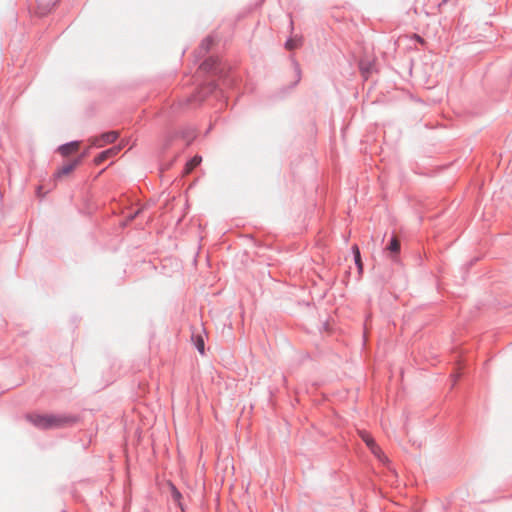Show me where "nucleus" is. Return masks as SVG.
I'll use <instances>...</instances> for the list:
<instances>
[{"label": "nucleus", "mask_w": 512, "mask_h": 512, "mask_svg": "<svg viewBox=\"0 0 512 512\" xmlns=\"http://www.w3.org/2000/svg\"><path fill=\"white\" fill-rule=\"evenodd\" d=\"M26 419L39 429L61 428L75 422V419L65 415L31 413Z\"/></svg>", "instance_id": "nucleus-1"}, {"label": "nucleus", "mask_w": 512, "mask_h": 512, "mask_svg": "<svg viewBox=\"0 0 512 512\" xmlns=\"http://www.w3.org/2000/svg\"><path fill=\"white\" fill-rule=\"evenodd\" d=\"M359 436L361 439L366 443V445L369 447L371 452L380 460L385 461L386 456L383 454L382 450L379 448V446L375 443L372 436L366 432V431H359Z\"/></svg>", "instance_id": "nucleus-2"}, {"label": "nucleus", "mask_w": 512, "mask_h": 512, "mask_svg": "<svg viewBox=\"0 0 512 512\" xmlns=\"http://www.w3.org/2000/svg\"><path fill=\"white\" fill-rule=\"evenodd\" d=\"M118 136H119V134L117 131H109V132L103 133L99 137L92 138L90 140L91 145L96 146V147H103L106 144H110V143H113L114 141H116Z\"/></svg>", "instance_id": "nucleus-3"}, {"label": "nucleus", "mask_w": 512, "mask_h": 512, "mask_svg": "<svg viewBox=\"0 0 512 512\" xmlns=\"http://www.w3.org/2000/svg\"><path fill=\"white\" fill-rule=\"evenodd\" d=\"M121 150V146H115L110 149H107L103 152H101L95 159L94 162L96 165H100L104 161H106L109 158H112L116 156Z\"/></svg>", "instance_id": "nucleus-4"}, {"label": "nucleus", "mask_w": 512, "mask_h": 512, "mask_svg": "<svg viewBox=\"0 0 512 512\" xmlns=\"http://www.w3.org/2000/svg\"><path fill=\"white\" fill-rule=\"evenodd\" d=\"M80 163V159H76L71 163L63 165L55 174L56 178H62L69 175Z\"/></svg>", "instance_id": "nucleus-5"}, {"label": "nucleus", "mask_w": 512, "mask_h": 512, "mask_svg": "<svg viewBox=\"0 0 512 512\" xmlns=\"http://www.w3.org/2000/svg\"><path fill=\"white\" fill-rule=\"evenodd\" d=\"M79 147H80V142L73 141V142L62 145L59 148V152L61 153L62 156L66 157V156L78 151Z\"/></svg>", "instance_id": "nucleus-6"}, {"label": "nucleus", "mask_w": 512, "mask_h": 512, "mask_svg": "<svg viewBox=\"0 0 512 512\" xmlns=\"http://www.w3.org/2000/svg\"><path fill=\"white\" fill-rule=\"evenodd\" d=\"M192 340H193L196 348L200 352V354L203 355L205 352V344H204V340H203L202 336L201 335H193Z\"/></svg>", "instance_id": "nucleus-7"}, {"label": "nucleus", "mask_w": 512, "mask_h": 512, "mask_svg": "<svg viewBox=\"0 0 512 512\" xmlns=\"http://www.w3.org/2000/svg\"><path fill=\"white\" fill-rule=\"evenodd\" d=\"M201 157L199 156H195L193 157L187 164H186V167H185V173L188 174L190 173L195 167H197L200 163H201Z\"/></svg>", "instance_id": "nucleus-8"}, {"label": "nucleus", "mask_w": 512, "mask_h": 512, "mask_svg": "<svg viewBox=\"0 0 512 512\" xmlns=\"http://www.w3.org/2000/svg\"><path fill=\"white\" fill-rule=\"evenodd\" d=\"M169 489H170V493L172 495L173 500L175 502H177V504L181 507V498H182L181 493L178 491V489L172 483H169Z\"/></svg>", "instance_id": "nucleus-9"}, {"label": "nucleus", "mask_w": 512, "mask_h": 512, "mask_svg": "<svg viewBox=\"0 0 512 512\" xmlns=\"http://www.w3.org/2000/svg\"><path fill=\"white\" fill-rule=\"evenodd\" d=\"M301 45H302L301 38H291L286 42L285 47L288 50H293V49L300 47Z\"/></svg>", "instance_id": "nucleus-10"}, {"label": "nucleus", "mask_w": 512, "mask_h": 512, "mask_svg": "<svg viewBox=\"0 0 512 512\" xmlns=\"http://www.w3.org/2000/svg\"><path fill=\"white\" fill-rule=\"evenodd\" d=\"M388 250L390 252H392V253H398L399 252V250H400V242H399V240L396 237L392 238V240H391V242H390V244L388 246Z\"/></svg>", "instance_id": "nucleus-11"}, {"label": "nucleus", "mask_w": 512, "mask_h": 512, "mask_svg": "<svg viewBox=\"0 0 512 512\" xmlns=\"http://www.w3.org/2000/svg\"><path fill=\"white\" fill-rule=\"evenodd\" d=\"M353 251H354V255H355V262L358 265L359 269H362V263H361V259H360V252H359L358 246H356V245L353 246Z\"/></svg>", "instance_id": "nucleus-12"}, {"label": "nucleus", "mask_w": 512, "mask_h": 512, "mask_svg": "<svg viewBox=\"0 0 512 512\" xmlns=\"http://www.w3.org/2000/svg\"><path fill=\"white\" fill-rule=\"evenodd\" d=\"M360 68H361L363 75L365 77H367V74L369 73V68L364 67L363 64H361Z\"/></svg>", "instance_id": "nucleus-13"}, {"label": "nucleus", "mask_w": 512, "mask_h": 512, "mask_svg": "<svg viewBox=\"0 0 512 512\" xmlns=\"http://www.w3.org/2000/svg\"><path fill=\"white\" fill-rule=\"evenodd\" d=\"M414 37L417 39V41H419L420 43H423V39L420 36L414 35Z\"/></svg>", "instance_id": "nucleus-14"}, {"label": "nucleus", "mask_w": 512, "mask_h": 512, "mask_svg": "<svg viewBox=\"0 0 512 512\" xmlns=\"http://www.w3.org/2000/svg\"><path fill=\"white\" fill-rule=\"evenodd\" d=\"M85 154H87V151H84V154L79 159L81 160V158L84 157Z\"/></svg>", "instance_id": "nucleus-15"}]
</instances>
